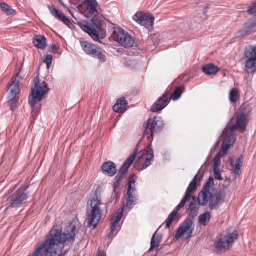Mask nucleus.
Here are the masks:
<instances>
[{
    "instance_id": "nucleus-1",
    "label": "nucleus",
    "mask_w": 256,
    "mask_h": 256,
    "mask_svg": "<svg viewBox=\"0 0 256 256\" xmlns=\"http://www.w3.org/2000/svg\"><path fill=\"white\" fill-rule=\"evenodd\" d=\"M78 232V229L73 222L70 224L66 226L64 232H62L61 228L57 226H54L50 232L44 256H58L57 250L58 245L73 242Z\"/></svg>"
},
{
    "instance_id": "nucleus-2",
    "label": "nucleus",
    "mask_w": 256,
    "mask_h": 256,
    "mask_svg": "<svg viewBox=\"0 0 256 256\" xmlns=\"http://www.w3.org/2000/svg\"><path fill=\"white\" fill-rule=\"evenodd\" d=\"M200 206V204L198 202L197 197L192 196V200L188 209V210L190 212V216L186 218L178 228L175 235V238L176 240H179L184 234H186V238H190L192 236L194 228V218L198 213Z\"/></svg>"
},
{
    "instance_id": "nucleus-3",
    "label": "nucleus",
    "mask_w": 256,
    "mask_h": 256,
    "mask_svg": "<svg viewBox=\"0 0 256 256\" xmlns=\"http://www.w3.org/2000/svg\"><path fill=\"white\" fill-rule=\"evenodd\" d=\"M102 205L101 198L97 194H96L88 201L86 216L90 226L96 228L102 219V210L101 207Z\"/></svg>"
},
{
    "instance_id": "nucleus-4",
    "label": "nucleus",
    "mask_w": 256,
    "mask_h": 256,
    "mask_svg": "<svg viewBox=\"0 0 256 256\" xmlns=\"http://www.w3.org/2000/svg\"><path fill=\"white\" fill-rule=\"evenodd\" d=\"M199 179L198 174H196L192 182H190L184 197L182 198L179 204L175 208L172 212L168 216L166 220V228L170 227L172 222L178 220V211L182 208L186 202L190 198H192V194L196 190V182Z\"/></svg>"
},
{
    "instance_id": "nucleus-5",
    "label": "nucleus",
    "mask_w": 256,
    "mask_h": 256,
    "mask_svg": "<svg viewBox=\"0 0 256 256\" xmlns=\"http://www.w3.org/2000/svg\"><path fill=\"white\" fill-rule=\"evenodd\" d=\"M20 79L19 74H17L12 78L8 86L10 92L8 95V104L12 110H14L18 107L20 90Z\"/></svg>"
},
{
    "instance_id": "nucleus-6",
    "label": "nucleus",
    "mask_w": 256,
    "mask_h": 256,
    "mask_svg": "<svg viewBox=\"0 0 256 256\" xmlns=\"http://www.w3.org/2000/svg\"><path fill=\"white\" fill-rule=\"evenodd\" d=\"M27 188L20 186L7 198L6 209L20 208L26 202L29 194L26 191Z\"/></svg>"
},
{
    "instance_id": "nucleus-7",
    "label": "nucleus",
    "mask_w": 256,
    "mask_h": 256,
    "mask_svg": "<svg viewBox=\"0 0 256 256\" xmlns=\"http://www.w3.org/2000/svg\"><path fill=\"white\" fill-rule=\"evenodd\" d=\"M164 126V122L160 116H156L148 119L144 124V136H148V138H152L154 134L161 131Z\"/></svg>"
},
{
    "instance_id": "nucleus-8",
    "label": "nucleus",
    "mask_w": 256,
    "mask_h": 256,
    "mask_svg": "<svg viewBox=\"0 0 256 256\" xmlns=\"http://www.w3.org/2000/svg\"><path fill=\"white\" fill-rule=\"evenodd\" d=\"M238 234L236 232L228 233L224 237L216 240L214 246L219 252H225L228 250L238 239Z\"/></svg>"
},
{
    "instance_id": "nucleus-9",
    "label": "nucleus",
    "mask_w": 256,
    "mask_h": 256,
    "mask_svg": "<svg viewBox=\"0 0 256 256\" xmlns=\"http://www.w3.org/2000/svg\"><path fill=\"white\" fill-rule=\"evenodd\" d=\"M244 56L245 72L248 74L254 73L256 71V46H246Z\"/></svg>"
},
{
    "instance_id": "nucleus-10",
    "label": "nucleus",
    "mask_w": 256,
    "mask_h": 256,
    "mask_svg": "<svg viewBox=\"0 0 256 256\" xmlns=\"http://www.w3.org/2000/svg\"><path fill=\"white\" fill-rule=\"evenodd\" d=\"M80 28L86 32L88 35L94 40L100 42L99 38V32L101 30L102 24L100 23L95 24L92 21L90 23L88 24L86 22H83L79 23Z\"/></svg>"
},
{
    "instance_id": "nucleus-11",
    "label": "nucleus",
    "mask_w": 256,
    "mask_h": 256,
    "mask_svg": "<svg viewBox=\"0 0 256 256\" xmlns=\"http://www.w3.org/2000/svg\"><path fill=\"white\" fill-rule=\"evenodd\" d=\"M113 37L115 41L125 48L131 47L134 43L133 38L122 28L115 30L113 33Z\"/></svg>"
},
{
    "instance_id": "nucleus-12",
    "label": "nucleus",
    "mask_w": 256,
    "mask_h": 256,
    "mask_svg": "<svg viewBox=\"0 0 256 256\" xmlns=\"http://www.w3.org/2000/svg\"><path fill=\"white\" fill-rule=\"evenodd\" d=\"M136 180L134 178V176L131 175L130 176L128 183V189L127 191L128 198L126 200V204H124L125 207L130 209L132 208V206L136 204Z\"/></svg>"
},
{
    "instance_id": "nucleus-13",
    "label": "nucleus",
    "mask_w": 256,
    "mask_h": 256,
    "mask_svg": "<svg viewBox=\"0 0 256 256\" xmlns=\"http://www.w3.org/2000/svg\"><path fill=\"white\" fill-rule=\"evenodd\" d=\"M98 3L96 0H84L78 8L80 12L86 17L98 14Z\"/></svg>"
},
{
    "instance_id": "nucleus-14",
    "label": "nucleus",
    "mask_w": 256,
    "mask_h": 256,
    "mask_svg": "<svg viewBox=\"0 0 256 256\" xmlns=\"http://www.w3.org/2000/svg\"><path fill=\"white\" fill-rule=\"evenodd\" d=\"M140 143L138 144L136 148H135L134 152L131 154V155L127 158L126 161L122 166L120 169L119 170V172L118 174L116 176L114 180H117L118 181L120 182L123 179L124 176L128 171L129 168L132 164L134 160H135L138 153L139 150V146Z\"/></svg>"
},
{
    "instance_id": "nucleus-15",
    "label": "nucleus",
    "mask_w": 256,
    "mask_h": 256,
    "mask_svg": "<svg viewBox=\"0 0 256 256\" xmlns=\"http://www.w3.org/2000/svg\"><path fill=\"white\" fill-rule=\"evenodd\" d=\"M152 146V143H150L146 149L140 152L139 158L144 162L141 168H139L140 170H144L152 164L154 159V152Z\"/></svg>"
},
{
    "instance_id": "nucleus-16",
    "label": "nucleus",
    "mask_w": 256,
    "mask_h": 256,
    "mask_svg": "<svg viewBox=\"0 0 256 256\" xmlns=\"http://www.w3.org/2000/svg\"><path fill=\"white\" fill-rule=\"evenodd\" d=\"M172 98L168 91L166 92L152 106L151 111L157 112L164 109L170 102Z\"/></svg>"
},
{
    "instance_id": "nucleus-17",
    "label": "nucleus",
    "mask_w": 256,
    "mask_h": 256,
    "mask_svg": "<svg viewBox=\"0 0 256 256\" xmlns=\"http://www.w3.org/2000/svg\"><path fill=\"white\" fill-rule=\"evenodd\" d=\"M133 19L141 26L148 28L153 25L154 18L148 14L138 12L134 16Z\"/></svg>"
},
{
    "instance_id": "nucleus-18",
    "label": "nucleus",
    "mask_w": 256,
    "mask_h": 256,
    "mask_svg": "<svg viewBox=\"0 0 256 256\" xmlns=\"http://www.w3.org/2000/svg\"><path fill=\"white\" fill-rule=\"evenodd\" d=\"M34 88L32 92H34L36 94V97L39 98V100H41L46 94L49 90V88L47 84L43 82L40 83L39 76H36L34 79Z\"/></svg>"
},
{
    "instance_id": "nucleus-19",
    "label": "nucleus",
    "mask_w": 256,
    "mask_h": 256,
    "mask_svg": "<svg viewBox=\"0 0 256 256\" xmlns=\"http://www.w3.org/2000/svg\"><path fill=\"white\" fill-rule=\"evenodd\" d=\"M246 116L244 112H240L236 116V124L230 128V132L237 130L244 132L246 130Z\"/></svg>"
},
{
    "instance_id": "nucleus-20",
    "label": "nucleus",
    "mask_w": 256,
    "mask_h": 256,
    "mask_svg": "<svg viewBox=\"0 0 256 256\" xmlns=\"http://www.w3.org/2000/svg\"><path fill=\"white\" fill-rule=\"evenodd\" d=\"M235 140V136L233 134L226 136L224 138L220 150L216 155L220 158L224 156L228 149L234 142Z\"/></svg>"
},
{
    "instance_id": "nucleus-21",
    "label": "nucleus",
    "mask_w": 256,
    "mask_h": 256,
    "mask_svg": "<svg viewBox=\"0 0 256 256\" xmlns=\"http://www.w3.org/2000/svg\"><path fill=\"white\" fill-rule=\"evenodd\" d=\"M123 209H119L118 212L116 214L111 220L110 232L109 237L112 238L115 236L114 232L116 229L119 227V222L121 220L123 216Z\"/></svg>"
},
{
    "instance_id": "nucleus-22",
    "label": "nucleus",
    "mask_w": 256,
    "mask_h": 256,
    "mask_svg": "<svg viewBox=\"0 0 256 256\" xmlns=\"http://www.w3.org/2000/svg\"><path fill=\"white\" fill-rule=\"evenodd\" d=\"M224 197L221 191L216 192L214 194H210L209 206L212 210L217 209L220 203L223 202Z\"/></svg>"
},
{
    "instance_id": "nucleus-23",
    "label": "nucleus",
    "mask_w": 256,
    "mask_h": 256,
    "mask_svg": "<svg viewBox=\"0 0 256 256\" xmlns=\"http://www.w3.org/2000/svg\"><path fill=\"white\" fill-rule=\"evenodd\" d=\"M244 163V156L242 155L240 156L236 160V164H234L232 162L231 163L232 174L235 178H238L241 174V168Z\"/></svg>"
},
{
    "instance_id": "nucleus-24",
    "label": "nucleus",
    "mask_w": 256,
    "mask_h": 256,
    "mask_svg": "<svg viewBox=\"0 0 256 256\" xmlns=\"http://www.w3.org/2000/svg\"><path fill=\"white\" fill-rule=\"evenodd\" d=\"M49 10L50 11L52 14L56 18L60 21H62L65 24L68 26H70L72 24L70 20L62 13H61L58 10L52 8L51 6H48Z\"/></svg>"
},
{
    "instance_id": "nucleus-25",
    "label": "nucleus",
    "mask_w": 256,
    "mask_h": 256,
    "mask_svg": "<svg viewBox=\"0 0 256 256\" xmlns=\"http://www.w3.org/2000/svg\"><path fill=\"white\" fill-rule=\"evenodd\" d=\"M128 105V102L124 97H122L118 99L116 104L113 106V110L114 112L123 114L126 110V106Z\"/></svg>"
},
{
    "instance_id": "nucleus-26",
    "label": "nucleus",
    "mask_w": 256,
    "mask_h": 256,
    "mask_svg": "<svg viewBox=\"0 0 256 256\" xmlns=\"http://www.w3.org/2000/svg\"><path fill=\"white\" fill-rule=\"evenodd\" d=\"M102 172L108 176H114L116 173V165L110 161L103 164L102 167Z\"/></svg>"
},
{
    "instance_id": "nucleus-27",
    "label": "nucleus",
    "mask_w": 256,
    "mask_h": 256,
    "mask_svg": "<svg viewBox=\"0 0 256 256\" xmlns=\"http://www.w3.org/2000/svg\"><path fill=\"white\" fill-rule=\"evenodd\" d=\"M33 43L35 46L42 50L46 46V40L43 36L36 35L34 38Z\"/></svg>"
},
{
    "instance_id": "nucleus-28",
    "label": "nucleus",
    "mask_w": 256,
    "mask_h": 256,
    "mask_svg": "<svg viewBox=\"0 0 256 256\" xmlns=\"http://www.w3.org/2000/svg\"><path fill=\"white\" fill-rule=\"evenodd\" d=\"M212 193H210L208 190H202L198 196V202L201 206H206L208 200L210 199V195Z\"/></svg>"
},
{
    "instance_id": "nucleus-29",
    "label": "nucleus",
    "mask_w": 256,
    "mask_h": 256,
    "mask_svg": "<svg viewBox=\"0 0 256 256\" xmlns=\"http://www.w3.org/2000/svg\"><path fill=\"white\" fill-rule=\"evenodd\" d=\"M204 72L208 76L216 75L219 71V68L213 64H209L202 67Z\"/></svg>"
},
{
    "instance_id": "nucleus-30",
    "label": "nucleus",
    "mask_w": 256,
    "mask_h": 256,
    "mask_svg": "<svg viewBox=\"0 0 256 256\" xmlns=\"http://www.w3.org/2000/svg\"><path fill=\"white\" fill-rule=\"evenodd\" d=\"M162 236L161 234H157L156 232L152 236L150 242V248L148 250L149 252H152L154 248L158 247L159 244L162 240Z\"/></svg>"
},
{
    "instance_id": "nucleus-31",
    "label": "nucleus",
    "mask_w": 256,
    "mask_h": 256,
    "mask_svg": "<svg viewBox=\"0 0 256 256\" xmlns=\"http://www.w3.org/2000/svg\"><path fill=\"white\" fill-rule=\"evenodd\" d=\"M48 245V240L40 244L36 248L33 254L30 256H44Z\"/></svg>"
},
{
    "instance_id": "nucleus-32",
    "label": "nucleus",
    "mask_w": 256,
    "mask_h": 256,
    "mask_svg": "<svg viewBox=\"0 0 256 256\" xmlns=\"http://www.w3.org/2000/svg\"><path fill=\"white\" fill-rule=\"evenodd\" d=\"M210 218L211 216L210 212L204 213L198 216V222L204 226H206L210 222Z\"/></svg>"
},
{
    "instance_id": "nucleus-33",
    "label": "nucleus",
    "mask_w": 256,
    "mask_h": 256,
    "mask_svg": "<svg viewBox=\"0 0 256 256\" xmlns=\"http://www.w3.org/2000/svg\"><path fill=\"white\" fill-rule=\"evenodd\" d=\"M92 56L98 59L102 62H105L106 60V57L104 52L99 47L98 50L95 51L94 54Z\"/></svg>"
},
{
    "instance_id": "nucleus-34",
    "label": "nucleus",
    "mask_w": 256,
    "mask_h": 256,
    "mask_svg": "<svg viewBox=\"0 0 256 256\" xmlns=\"http://www.w3.org/2000/svg\"><path fill=\"white\" fill-rule=\"evenodd\" d=\"M80 42L83 50L88 54L92 50L93 47L95 45L90 43L87 41H84L83 40H80Z\"/></svg>"
},
{
    "instance_id": "nucleus-35",
    "label": "nucleus",
    "mask_w": 256,
    "mask_h": 256,
    "mask_svg": "<svg viewBox=\"0 0 256 256\" xmlns=\"http://www.w3.org/2000/svg\"><path fill=\"white\" fill-rule=\"evenodd\" d=\"M184 90V88L182 86L178 87L172 94H170V96L172 99L174 100H178L181 96Z\"/></svg>"
},
{
    "instance_id": "nucleus-36",
    "label": "nucleus",
    "mask_w": 256,
    "mask_h": 256,
    "mask_svg": "<svg viewBox=\"0 0 256 256\" xmlns=\"http://www.w3.org/2000/svg\"><path fill=\"white\" fill-rule=\"evenodd\" d=\"M0 7L2 11L8 15L12 14L14 11L10 6L6 3H0Z\"/></svg>"
},
{
    "instance_id": "nucleus-37",
    "label": "nucleus",
    "mask_w": 256,
    "mask_h": 256,
    "mask_svg": "<svg viewBox=\"0 0 256 256\" xmlns=\"http://www.w3.org/2000/svg\"><path fill=\"white\" fill-rule=\"evenodd\" d=\"M246 26L248 29L247 32H256V18L248 21L246 24Z\"/></svg>"
},
{
    "instance_id": "nucleus-38",
    "label": "nucleus",
    "mask_w": 256,
    "mask_h": 256,
    "mask_svg": "<svg viewBox=\"0 0 256 256\" xmlns=\"http://www.w3.org/2000/svg\"><path fill=\"white\" fill-rule=\"evenodd\" d=\"M36 100L40 101L39 98L36 97V94H35L34 92H32V94L29 98V104L32 108H34L35 106L36 102Z\"/></svg>"
},
{
    "instance_id": "nucleus-39",
    "label": "nucleus",
    "mask_w": 256,
    "mask_h": 256,
    "mask_svg": "<svg viewBox=\"0 0 256 256\" xmlns=\"http://www.w3.org/2000/svg\"><path fill=\"white\" fill-rule=\"evenodd\" d=\"M238 98V92L234 89H232L230 90V100L232 102H235Z\"/></svg>"
},
{
    "instance_id": "nucleus-40",
    "label": "nucleus",
    "mask_w": 256,
    "mask_h": 256,
    "mask_svg": "<svg viewBox=\"0 0 256 256\" xmlns=\"http://www.w3.org/2000/svg\"><path fill=\"white\" fill-rule=\"evenodd\" d=\"M214 184V180L212 177H210L206 183L203 188L204 190H208L210 192V188Z\"/></svg>"
},
{
    "instance_id": "nucleus-41",
    "label": "nucleus",
    "mask_w": 256,
    "mask_h": 256,
    "mask_svg": "<svg viewBox=\"0 0 256 256\" xmlns=\"http://www.w3.org/2000/svg\"><path fill=\"white\" fill-rule=\"evenodd\" d=\"M52 56L50 54H48L44 56V62L46 63L48 68H49L50 66L52 64Z\"/></svg>"
},
{
    "instance_id": "nucleus-42",
    "label": "nucleus",
    "mask_w": 256,
    "mask_h": 256,
    "mask_svg": "<svg viewBox=\"0 0 256 256\" xmlns=\"http://www.w3.org/2000/svg\"><path fill=\"white\" fill-rule=\"evenodd\" d=\"M222 158L216 155L214 158V166L213 168L219 169L221 164L220 158Z\"/></svg>"
},
{
    "instance_id": "nucleus-43",
    "label": "nucleus",
    "mask_w": 256,
    "mask_h": 256,
    "mask_svg": "<svg viewBox=\"0 0 256 256\" xmlns=\"http://www.w3.org/2000/svg\"><path fill=\"white\" fill-rule=\"evenodd\" d=\"M214 173V176L216 179L222 180H223V178L221 176V172L220 169H216L213 168Z\"/></svg>"
},
{
    "instance_id": "nucleus-44",
    "label": "nucleus",
    "mask_w": 256,
    "mask_h": 256,
    "mask_svg": "<svg viewBox=\"0 0 256 256\" xmlns=\"http://www.w3.org/2000/svg\"><path fill=\"white\" fill-rule=\"evenodd\" d=\"M247 12L250 14H256V1L248 8Z\"/></svg>"
},
{
    "instance_id": "nucleus-45",
    "label": "nucleus",
    "mask_w": 256,
    "mask_h": 256,
    "mask_svg": "<svg viewBox=\"0 0 256 256\" xmlns=\"http://www.w3.org/2000/svg\"><path fill=\"white\" fill-rule=\"evenodd\" d=\"M120 182L118 181L117 180H115V182L114 184V191L115 192L117 188H118V187L120 186Z\"/></svg>"
},
{
    "instance_id": "nucleus-46",
    "label": "nucleus",
    "mask_w": 256,
    "mask_h": 256,
    "mask_svg": "<svg viewBox=\"0 0 256 256\" xmlns=\"http://www.w3.org/2000/svg\"><path fill=\"white\" fill-rule=\"evenodd\" d=\"M98 46L94 45L92 50L88 54L92 56L94 54L95 51L98 50Z\"/></svg>"
},
{
    "instance_id": "nucleus-47",
    "label": "nucleus",
    "mask_w": 256,
    "mask_h": 256,
    "mask_svg": "<svg viewBox=\"0 0 256 256\" xmlns=\"http://www.w3.org/2000/svg\"><path fill=\"white\" fill-rule=\"evenodd\" d=\"M33 110H32V115L33 116H36L38 114L39 110L38 108H36L34 107L32 108Z\"/></svg>"
},
{
    "instance_id": "nucleus-48",
    "label": "nucleus",
    "mask_w": 256,
    "mask_h": 256,
    "mask_svg": "<svg viewBox=\"0 0 256 256\" xmlns=\"http://www.w3.org/2000/svg\"><path fill=\"white\" fill-rule=\"evenodd\" d=\"M98 256H106V254L104 252L101 251L98 253Z\"/></svg>"
},
{
    "instance_id": "nucleus-49",
    "label": "nucleus",
    "mask_w": 256,
    "mask_h": 256,
    "mask_svg": "<svg viewBox=\"0 0 256 256\" xmlns=\"http://www.w3.org/2000/svg\"><path fill=\"white\" fill-rule=\"evenodd\" d=\"M58 50V47L56 46H54L52 47V51L53 52H56Z\"/></svg>"
},
{
    "instance_id": "nucleus-50",
    "label": "nucleus",
    "mask_w": 256,
    "mask_h": 256,
    "mask_svg": "<svg viewBox=\"0 0 256 256\" xmlns=\"http://www.w3.org/2000/svg\"><path fill=\"white\" fill-rule=\"evenodd\" d=\"M74 10H68V12H69L71 14V15L72 16L73 18H76L74 16Z\"/></svg>"
},
{
    "instance_id": "nucleus-51",
    "label": "nucleus",
    "mask_w": 256,
    "mask_h": 256,
    "mask_svg": "<svg viewBox=\"0 0 256 256\" xmlns=\"http://www.w3.org/2000/svg\"><path fill=\"white\" fill-rule=\"evenodd\" d=\"M219 142H220V140H218V142H217V144L218 145L219 144Z\"/></svg>"
},
{
    "instance_id": "nucleus-52",
    "label": "nucleus",
    "mask_w": 256,
    "mask_h": 256,
    "mask_svg": "<svg viewBox=\"0 0 256 256\" xmlns=\"http://www.w3.org/2000/svg\"><path fill=\"white\" fill-rule=\"evenodd\" d=\"M58 256H63V254H60Z\"/></svg>"
},
{
    "instance_id": "nucleus-53",
    "label": "nucleus",
    "mask_w": 256,
    "mask_h": 256,
    "mask_svg": "<svg viewBox=\"0 0 256 256\" xmlns=\"http://www.w3.org/2000/svg\"><path fill=\"white\" fill-rule=\"evenodd\" d=\"M62 5H63L64 6H66L64 4H62Z\"/></svg>"
}]
</instances>
